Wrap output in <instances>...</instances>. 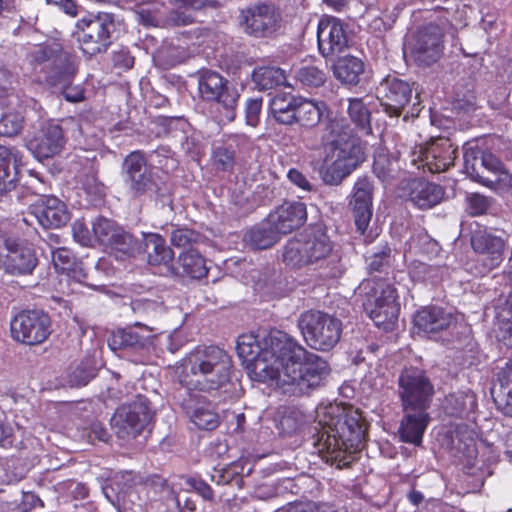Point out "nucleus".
Returning a JSON list of instances; mask_svg holds the SVG:
<instances>
[{
	"label": "nucleus",
	"mask_w": 512,
	"mask_h": 512,
	"mask_svg": "<svg viewBox=\"0 0 512 512\" xmlns=\"http://www.w3.org/2000/svg\"><path fill=\"white\" fill-rule=\"evenodd\" d=\"M213 160L218 169L228 171L234 165V154L226 148H219L214 152Z\"/></svg>",
	"instance_id": "nucleus-58"
},
{
	"label": "nucleus",
	"mask_w": 512,
	"mask_h": 512,
	"mask_svg": "<svg viewBox=\"0 0 512 512\" xmlns=\"http://www.w3.org/2000/svg\"><path fill=\"white\" fill-rule=\"evenodd\" d=\"M473 250L484 255L489 269L498 267L504 259L505 240L487 229H476L470 238Z\"/></svg>",
	"instance_id": "nucleus-26"
},
{
	"label": "nucleus",
	"mask_w": 512,
	"mask_h": 512,
	"mask_svg": "<svg viewBox=\"0 0 512 512\" xmlns=\"http://www.w3.org/2000/svg\"><path fill=\"white\" fill-rule=\"evenodd\" d=\"M65 145V137L60 125L46 123L26 142L27 149L39 161L60 153Z\"/></svg>",
	"instance_id": "nucleus-20"
},
{
	"label": "nucleus",
	"mask_w": 512,
	"mask_h": 512,
	"mask_svg": "<svg viewBox=\"0 0 512 512\" xmlns=\"http://www.w3.org/2000/svg\"><path fill=\"white\" fill-rule=\"evenodd\" d=\"M168 54L169 56L171 57L168 65L169 66H174L178 63H181L183 61H185L189 54L186 52V50L183 48V47H173V48H170L168 49Z\"/></svg>",
	"instance_id": "nucleus-64"
},
{
	"label": "nucleus",
	"mask_w": 512,
	"mask_h": 512,
	"mask_svg": "<svg viewBox=\"0 0 512 512\" xmlns=\"http://www.w3.org/2000/svg\"><path fill=\"white\" fill-rule=\"evenodd\" d=\"M493 308L498 325L512 322V291L495 299Z\"/></svg>",
	"instance_id": "nucleus-50"
},
{
	"label": "nucleus",
	"mask_w": 512,
	"mask_h": 512,
	"mask_svg": "<svg viewBox=\"0 0 512 512\" xmlns=\"http://www.w3.org/2000/svg\"><path fill=\"white\" fill-rule=\"evenodd\" d=\"M230 356L216 346L199 347L189 353L177 368L176 375L184 388L179 404L196 427L213 430L219 425V415L213 405L197 392H211L230 381Z\"/></svg>",
	"instance_id": "nucleus-1"
},
{
	"label": "nucleus",
	"mask_w": 512,
	"mask_h": 512,
	"mask_svg": "<svg viewBox=\"0 0 512 512\" xmlns=\"http://www.w3.org/2000/svg\"><path fill=\"white\" fill-rule=\"evenodd\" d=\"M376 96L383 112L398 118L412 98V87L408 82L388 75L377 86Z\"/></svg>",
	"instance_id": "nucleus-19"
},
{
	"label": "nucleus",
	"mask_w": 512,
	"mask_h": 512,
	"mask_svg": "<svg viewBox=\"0 0 512 512\" xmlns=\"http://www.w3.org/2000/svg\"><path fill=\"white\" fill-rule=\"evenodd\" d=\"M306 422L305 415L298 409L288 410L279 421V428L285 434L298 431Z\"/></svg>",
	"instance_id": "nucleus-51"
},
{
	"label": "nucleus",
	"mask_w": 512,
	"mask_h": 512,
	"mask_svg": "<svg viewBox=\"0 0 512 512\" xmlns=\"http://www.w3.org/2000/svg\"><path fill=\"white\" fill-rule=\"evenodd\" d=\"M245 30L254 36L273 33L280 25L279 11L272 5L259 4L242 12Z\"/></svg>",
	"instance_id": "nucleus-25"
},
{
	"label": "nucleus",
	"mask_w": 512,
	"mask_h": 512,
	"mask_svg": "<svg viewBox=\"0 0 512 512\" xmlns=\"http://www.w3.org/2000/svg\"><path fill=\"white\" fill-rule=\"evenodd\" d=\"M262 108L261 98H252L246 102L245 116L246 123L252 127L257 126L259 123L260 113Z\"/></svg>",
	"instance_id": "nucleus-56"
},
{
	"label": "nucleus",
	"mask_w": 512,
	"mask_h": 512,
	"mask_svg": "<svg viewBox=\"0 0 512 512\" xmlns=\"http://www.w3.org/2000/svg\"><path fill=\"white\" fill-rule=\"evenodd\" d=\"M198 91L203 100L216 102L225 110V121L231 122L235 119L240 94L227 79L211 70L202 71L198 77Z\"/></svg>",
	"instance_id": "nucleus-11"
},
{
	"label": "nucleus",
	"mask_w": 512,
	"mask_h": 512,
	"mask_svg": "<svg viewBox=\"0 0 512 512\" xmlns=\"http://www.w3.org/2000/svg\"><path fill=\"white\" fill-rule=\"evenodd\" d=\"M283 262L292 269L308 267L317 271L321 278H336L342 272L339 254L333 250V243L322 229L306 230L290 239L284 247Z\"/></svg>",
	"instance_id": "nucleus-4"
},
{
	"label": "nucleus",
	"mask_w": 512,
	"mask_h": 512,
	"mask_svg": "<svg viewBox=\"0 0 512 512\" xmlns=\"http://www.w3.org/2000/svg\"><path fill=\"white\" fill-rule=\"evenodd\" d=\"M11 336L14 340L36 345L44 342L51 333L49 316L40 310L19 312L10 323Z\"/></svg>",
	"instance_id": "nucleus-15"
},
{
	"label": "nucleus",
	"mask_w": 512,
	"mask_h": 512,
	"mask_svg": "<svg viewBox=\"0 0 512 512\" xmlns=\"http://www.w3.org/2000/svg\"><path fill=\"white\" fill-rule=\"evenodd\" d=\"M450 340L454 351L453 359L461 366H470L474 363L477 345L471 336V328L466 323L464 315L457 314L455 317L450 313Z\"/></svg>",
	"instance_id": "nucleus-23"
},
{
	"label": "nucleus",
	"mask_w": 512,
	"mask_h": 512,
	"mask_svg": "<svg viewBox=\"0 0 512 512\" xmlns=\"http://www.w3.org/2000/svg\"><path fill=\"white\" fill-rule=\"evenodd\" d=\"M404 56L420 66H430L437 62L444 52V39L441 29L430 25L412 32L404 43Z\"/></svg>",
	"instance_id": "nucleus-10"
},
{
	"label": "nucleus",
	"mask_w": 512,
	"mask_h": 512,
	"mask_svg": "<svg viewBox=\"0 0 512 512\" xmlns=\"http://www.w3.org/2000/svg\"><path fill=\"white\" fill-rule=\"evenodd\" d=\"M291 342L295 348L281 354V364L277 366L278 375L270 384L285 394L301 396L324 384L330 374V366L324 358L307 351L293 338Z\"/></svg>",
	"instance_id": "nucleus-3"
},
{
	"label": "nucleus",
	"mask_w": 512,
	"mask_h": 512,
	"mask_svg": "<svg viewBox=\"0 0 512 512\" xmlns=\"http://www.w3.org/2000/svg\"><path fill=\"white\" fill-rule=\"evenodd\" d=\"M497 338L507 347H512V322L498 325Z\"/></svg>",
	"instance_id": "nucleus-63"
},
{
	"label": "nucleus",
	"mask_w": 512,
	"mask_h": 512,
	"mask_svg": "<svg viewBox=\"0 0 512 512\" xmlns=\"http://www.w3.org/2000/svg\"><path fill=\"white\" fill-rule=\"evenodd\" d=\"M199 239V234L187 229H175L171 234V243L179 248H184V251L190 247H194Z\"/></svg>",
	"instance_id": "nucleus-53"
},
{
	"label": "nucleus",
	"mask_w": 512,
	"mask_h": 512,
	"mask_svg": "<svg viewBox=\"0 0 512 512\" xmlns=\"http://www.w3.org/2000/svg\"><path fill=\"white\" fill-rule=\"evenodd\" d=\"M319 52L324 57L343 52L348 46V36L342 21L333 16H323L317 27Z\"/></svg>",
	"instance_id": "nucleus-21"
},
{
	"label": "nucleus",
	"mask_w": 512,
	"mask_h": 512,
	"mask_svg": "<svg viewBox=\"0 0 512 512\" xmlns=\"http://www.w3.org/2000/svg\"><path fill=\"white\" fill-rule=\"evenodd\" d=\"M208 268L205 259L195 247L183 251L177 260L175 273L193 279H201L207 275Z\"/></svg>",
	"instance_id": "nucleus-39"
},
{
	"label": "nucleus",
	"mask_w": 512,
	"mask_h": 512,
	"mask_svg": "<svg viewBox=\"0 0 512 512\" xmlns=\"http://www.w3.org/2000/svg\"><path fill=\"white\" fill-rule=\"evenodd\" d=\"M328 107L325 102L301 97L296 109L295 124L305 129L316 127L321 121Z\"/></svg>",
	"instance_id": "nucleus-37"
},
{
	"label": "nucleus",
	"mask_w": 512,
	"mask_h": 512,
	"mask_svg": "<svg viewBox=\"0 0 512 512\" xmlns=\"http://www.w3.org/2000/svg\"><path fill=\"white\" fill-rule=\"evenodd\" d=\"M474 417L457 421L450 420V450H454L453 463L462 464L467 475H474L475 461L478 455Z\"/></svg>",
	"instance_id": "nucleus-12"
},
{
	"label": "nucleus",
	"mask_w": 512,
	"mask_h": 512,
	"mask_svg": "<svg viewBox=\"0 0 512 512\" xmlns=\"http://www.w3.org/2000/svg\"><path fill=\"white\" fill-rule=\"evenodd\" d=\"M491 394L497 409L512 417V361L507 362L496 374Z\"/></svg>",
	"instance_id": "nucleus-32"
},
{
	"label": "nucleus",
	"mask_w": 512,
	"mask_h": 512,
	"mask_svg": "<svg viewBox=\"0 0 512 512\" xmlns=\"http://www.w3.org/2000/svg\"><path fill=\"white\" fill-rule=\"evenodd\" d=\"M74 75L68 79H62L61 81H55V77H52L53 84L63 85L62 94L64 98L69 102H79L84 98V90L80 85H70V80Z\"/></svg>",
	"instance_id": "nucleus-54"
},
{
	"label": "nucleus",
	"mask_w": 512,
	"mask_h": 512,
	"mask_svg": "<svg viewBox=\"0 0 512 512\" xmlns=\"http://www.w3.org/2000/svg\"><path fill=\"white\" fill-rule=\"evenodd\" d=\"M307 218L306 206L302 202H285L267 218V226H271L277 234H287L304 224Z\"/></svg>",
	"instance_id": "nucleus-27"
},
{
	"label": "nucleus",
	"mask_w": 512,
	"mask_h": 512,
	"mask_svg": "<svg viewBox=\"0 0 512 512\" xmlns=\"http://www.w3.org/2000/svg\"><path fill=\"white\" fill-rule=\"evenodd\" d=\"M295 345L291 337L281 331H272L261 339L258 335L243 334L237 340V354L245 364L251 380L271 383L277 377L281 354L291 351Z\"/></svg>",
	"instance_id": "nucleus-5"
},
{
	"label": "nucleus",
	"mask_w": 512,
	"mask_h": 512,
	"mask_svg": "<svg viewBox=\"0 0 512 512\" xmlns=\"http://www.w3.org/2000/svg\"><path fill=\"white\" fill-rule=\"evenodd\" d=\"M252 80L260 90H266L285 85L286 75L284 70L278 67L262 66L254 69Z\"/></svg>",
	"instance_id": "nucleus-42"
},
{
	"label": "nucleus",
	"mask_w": 512,
	"mask_h": 512,
	"mask_svg": "<svg viewBox=\"0 0 512 512\" xmlns=\"http://www.w3.org/2000/svg\"><path fill=\"white\" fill-rule=\"evenodd\" d=\"M96 375V368L91 359H87L78 365L69 374V383L71 386H84Z\"/></svg>",
	"instance_id": "nucleus-49"
},
{
	"label": "nucleus",
	"mask_w": 512,
	"mask_h": 512,
	"mask_svg": "<svg viewBox=\"0 0 512 512\" xmlns=\"http://www.w3.org/2000/svg\"><path fill=\"white\" fill-rule=\"evenodd\" d=\"M295 77L302 85L307 87H319L326 80L325 72L312 63L300 66L295 72Z\"/></svg>",
	"instance_id": "nucleus-48"
},
{
	"label": "nucleus",
	"mask_w": 512,
	"mask_h": 512,
	"mask_svg": "<svg viewBox=\"0 0 512 512\" xmlns=\"http://www.w3.org/2000/svg\"><path fill=\"white\" fill-rule=\"evenodd\" d=\"M313 445L339 467L349 465L363 448L366 428L361 414L350 405L321 404L316 409Z\"/></svg>",
	"instance_id": "nucleus-2"
},
{
	"label": "nucleus",
	"mask_w": 512,
	"mask_h": 512,
	"mask_svg": "<svg viewBox=\"0 0 512 512\" xmlns=\"http://www.w3.org/2000/svg\"><path fill=\"white\" fill-rule=\"evenodd\" d=\"M476 407V396L470 389L450 394V419L457 421L471 418Z\"/></svg>",
	"instance_id": "nucleus-40"
},
{
	"label": "nucleus",
	"mask_w": 512,
	"mask_h": 512,
	"mask_svg": "<svg viewBox=\"0 0 512 512\" xmlns=\"http://www.w3.org/2000/svg\"><path fill=\"white\" fill-rule=\"evenodd\" d=\"M467 202L472 215H481L489 210L492 199L479 193H472L467 195Z\"/></svg>",
	"instance_id": "nucleus-55"
},
{
	"label": "nucleus",
	"mask_w": 512,
	"mask_h": 512,
	"mask_svg": "<svg viewBox=\"0 0 512 512\" xmlns=\"http://www.w3.org/2000/svg\"><path fill=\"white\" fill-rule=\"evenodd\" d=\"M448 328L445 310L438 307H425L413 319V333L438 341Z\"/></svg>",
	"instance_id": "nucleus-28"
},
{
	"label": "nucleus",
	"mask_w": 512,
	"mask_h": 512,
	"mask_svg": "<svg viewBox=\"0 0 512 512\" xmlns=\"http://www.w3.org/2000/svg\"><path fill=\"white\" fill-rule=\"evenodd\" d=\"M153 328L136 322L132 326L119 329L112 335L110 346L116 348L149 349L153 345Z\"/></svg>",
	"instance_id": "nucleus-31"
},
{
	"label": "nucleus",
	"mask_w": 512,
	"mask_h": 512,
	"mask_svg": "<svg viewBox=\"0 0 512 512\" xmlns=\"http://www.w3.org/2000/svg\"><path fill=\"white\" fill-rule=\"evenodd\" d=\"M411 163L418 169L427 168L433 174L446 172L448 168L445 155H441L434 144L428 148L422 145L415 147L411 153Z\"/></svg>",
	"instance_id": "nucleus-36"
},
{
	"label": "nucleus",
	"mask_w": 512,
	"mask_h": 512,
	"mask_svg": "<svg viewBox=\"0 0 512 512\" xmlns=\"http://www.w3.org/2000/svg\"><path fill=\"white\" fill-rule=\"evenodd\" d=\"M288 179L298 186L299 188L309 191L311 190V184L304 174L297 169H290L287 173Z\"/></svg>",
	"instance_id": "nucleus-62"
},
{
	"label": "nucleus",
	"mask_w": 512,
	"mask_h": 512,
	"mask_svg": "<svg viewBox=\"0 0 512 512\" xmlns=\"http://www.w3.org/2000/svg\"><path fill=\"white\" fill-rule=\"evenodd\" d=\"M348 114L352 122L366 134L371 132L370 112L362 99H349Z\"/></svg>",
	"instance_id": "nucleus-47"
},
{
	"label": "nucleus",
	"mask_w": 512,
	"mask_h": 512,
	"mask_svg": "<svg viewBox=\"0 0 512 512\" xmlns=\"http://www.w3.org/2000/svg\"><path fill=\"white\" fill-rule=\"evenodd\" d=\"M408 198L420 209H429L439 203L444 195L443 189L436 184L421 179H413L407 184Z\"/></svg>",
	"instance_id": "nucleus-33"
},
{
	"label": "nucleus",
	"mask_w": 512,
	"mask_h": 512,
	"mask_svg": "<svg viewBox=\"0 0 512 512\" xmlns=\"http://www.w3.org/2000/svg\"><path fill=\"white\" fill-rule=\"evenodd\" d=\"M92 229L95 240L100 244L130 256L140 254L139 241L113 220L98 217L93 221Z\"/></svg>",
	"instance_id": "nucleus-18"
},
{
	"label": "nucleus",
	"mask_w": 512,
	"mask_h": 512,
	"mask_svg": "<svg viewBox=\"0 0 512 512\" xmlns=\"http://www.w3.org/2000/svg\"><path fill=\"white\" fill-rule=\"evenodd\" d=\"M11 165L15 171L23 165L21 152L16 148L0 145V191L6 187Z\"/></svg>",
	"instance_id": "nucleus-44"
},
{
	"label": "nucleus",
	"mask_w": 512,
	"mask_h": 512,
	"mask_svg": "<svg viewBox=\"0 0 512 512\" xmlns=\"http://www.w3.org/2000/svg\"><path fill=\"white\" fill-rule=\"evenodd\" d=\"M151 414L148 399L137 396L135 401L123 404L116 410L111 419V425L119 438H134L144 429Z\"/></svg>",
	"instance_id": "nucleus-13"
},
{
	"label": "nucleus",
	"mask_w": 512,
	"mask_h": 512,
	"mask_svg": "<svg viewBox=\"0 0 512 512\" xmlns=\"http://www.w3.org/2000/svg\"><path fill=\"white\" fill-rule=\"evenodd\" d=\"M142 242L144 245L141 251L147 255L148 263L151 265H164L169 267L171 264L174 253L170 247L166 245L165 239L157 233H142ZM140 246L142 244L139 243Z\"/></svg>",
	"instance_id": "nucleus-35"
},
{
	"label": "nucleus",
	"mask_w": 512,
	"mask_h": 512,
	"mask_svg": "<svg viewBox=\"0 0 512 512\" xmlns=\"http://www.w3.org/2000/svg\"><path fill=\"white\" fill-rule=\"evenodd\" d=\"M398 382L404 411L428 408L433 387L422 370L404 369Z\"/></svg>",
	"instance_id": "nucleus-14"
},
{
	"label": "nucleus",
	"mask_w": 512,
	"mask_h": 512,
	"mask_svg": "<svg viewBox=\"0 0 512 512\" xmlns=\"http://www.w3.org/2000/svg\"><path fill=\"white\" fill-rule=\"evenodd\" d=\"M37 265L32 243L0 232V270L12 276H26L31 275Z\"/></svg>",
	"instance_id": "nucleus-9"
},
{
	"label": "nucleus",
	"mask_w": 512,
	"mask_h": 512,
	"mask_svg": "<svg viewBox=\"0 0 512 512\" xmlns=\"http://www.w3.org/2000/svg\"><path fill=\"white\" fill-rule=\"evenodd\" d=\"M32 214L44 228H59L70 220L64 202L54 196H43L33 206Z\"/></svg>",
	"instance_id": "nucleus-29"
},
{
	"label": "nucleus",
	"mask_w": 512,
	"mask_h": 512,
	"mask_svg": "<svg viewBox=\"0 0 512 512\" xmlns=\"http://www.w3.org/2000/svg\"><path fill=\"white\" fill-rule=\"evenodd\" d=\"M364 71V63L354 56L339 58L333 66L334 76L344 84L356 85Z\"/></svg>",
	"instance_id": "nucleus-41"
},
{
	"label": "nucleus",
	"mask_w": 512,
	"mask_h": 512,
	"mask_svg": "<svg viewBox=\"0 0 512 512\" xmlns=\"http://www.w3.org/2000/svg\"><path fill=\"white\" fill-rule=\"evenodd\" d=\"M244 240L254 249H267L278 240V234L271 226L254 227L245 234Z\"/></svg>",
	"instance_id": "nucleus-46"
},
{
	"label": "nucleus",
	"mask_w": 512,
	"mask_h": 512,
	"mask_svg": "<svg viewBox=\"0 0 512 512\" xmlns=\"http://www.w3.org/2000/svg\"><path fill=\"white\" fill-rule=\"evenodd\" d=\"M29 57L32 63H43L51 60L53 65L51 78L55 77V81L68 79L77 70L76 57L72 53L62 50L57 44L53 46H34L29 53Z\"/></svg>",
	"instance_id": "nucleus-22"
},
{
	"label": "nucleus",
	"mask_w": 512,
	"mask_h": 512,
	"mask_svg": "<svg viewBox=\"0 0 512 512\" xmlns=\"http://www.w3.org/2000/svg\"><path fill=\"white\" fill-rule=\"evenodd\" d=\"M298 327L306 344L318 351L332 349L339 342L342 333V322L319 310L303 312L298 319Z\"/></svg>",
	"instance_id": "nucleus-8"
},
{
	"label": "nucleus",
	"mask_w": 512,
	"mask_h": 512,
	"mask_svg": "<svg viewBox=\"0 0 512 512\" xmlns=\"http://www.w3.org/2000/svg\"><path fill=\"white\" fill-rule=\"evenodd\" d=\"M72 234H73L74 240L82 246H90L93 243V237H92L89 229L80 220H76L73 223Z\"/></svg>",
	"instance_id": "nucleus-57"
},
{
	"label": "nucleus",
	"mask_w": 512,
	"mask_h": 512,
	"mask_svg": "<svg viewBox=\"0 0 512 512\" xmlns=\"http://www.w3.org/2000/svg\"><path fill=\"white\" fill-rule=\"evenodd\" d=\"M83 189L90 196L100 197L104 194V187L94 176H88L83 182Z\"/></svg>",
	"instance_id": "nucleus-61"
},
{
	"label": "nucleus",
	"mask_w": 512,
	"mask_h": 512,
	"mask_svg": "<svg viewBox=\"0 0 512 512\" xmlns=\"http://www.w3.org/2000/svg\"><path fill=\"white\" fill-rule=\"evenodd\" d=\"M477 160V153L472 150H468L464 155V172L467 173L471 179L476 182H479L487 187H493L495 184L499 182L506 183L509 187L512 188V175L508 174L506 171H503L499 177L492 179L485 175H482L475 168V164H470V161Z\"/></svg>",
	"instance_id": "nucleus-43"
},
{
	"label": "nucleus",
	"mask_w": 512,
	"mask_h": 512,
	"mask_svg": "<svg viewBox=\"0 0 512 512\" xmlns=\"http://www.w3.org/2000/svg\"><path fill=\"white\" fill-rule=\"evenodd\" d=\"M343 119L329 118L326 130L335 135L325 148V156L319 167V175L327 185H339L364 161V152L356 140L344 131Z\"/></svg>",
	"instance_id": "nucleus-6"
},
{
	"label": "nucleus",
	"mask_w": 512,
	"mask_h": 512,
	"mask_svg": "<svg viewBox=\"0 0 512 512\" xmlns=\"http://www.w3.org/2000/svg\"><path fill=\"white\" fill-rule=\"evenodd\" d=\"M463 149H464L463 156L465 155V153L468 150H472L475 153H477V160H475V161L471 160L470 164L474 163L475 168L478 170V172L480 174L484 175L481 170L485 169V170L493 173L494 177L492 179H495L496 177H499L502 174V172L504 171L502 162L491 152L475 149L473 147H470L469 144H465Z\"/></svg>",
	"instance_id": "nucleus-45"
},
{
	"label": "nucleus",
	"mask_w": 512,
	"mask_h": 512,
	"mask_svg": "<svg viewBox=\"0 0 512 512\" xmlns=\"http://www.w3.org/2000/svg\"><path fill=\"white\" fill-rule=\"evenodd\" d=\"M363 307L375 325L391 331L397 324L400 305L396 288L383 279H368L359 286Z\"/></svg>",
	"instance_id": "nucleus-7"
},
{
	"label": "nucleus",
	"mask_w": 512,
	"mask_h": 512,
	"mask_svg": "<svg viewBox=\"0 0 512 512\" xmlns=\"http://www.w3.org/2000/svg\"><path fill=\"white\" fill-rule=\"evenodd\" d=\"M78 27L81 29L78 33V41L84 54L93 56L109 46L110 34L114 28L110 15L83 18L79 21Z\"/></svg>",
	"instance_id": "nucleus-16"
},
{
	"label": "nucleus",
	"mask_w": 512,
	"mask_h": 512,
	"mask_svg": "<svg viewBox=\"0 0 512 512\" xmlns=\"http://www.w3.org/2000/svg\"><path fill=\"white\" fill-rule=\"evenodd\" d=\"M52 261L55 269L60 273V290L64 294L78 293L83 286L95 288L86 282L87 274L81 261H78L73 252L65 247L52 250Z\"/></svg>",
	"instance_id": "nucleus-17"
},
{
	"label": "nucleus",
	"mask_w": 512,
	"mask_h": 512,
	"mask_svg": "<svg viewBox=\"0 0 512 512\" xmlns=\"http://www.w3.org/2000/svg\"><path fill=\"white\" fill-rule=\"evenodd\" d=\"M113 62L116 67L130 69L134 65V57L126 48L114 52Z\"/></svg>",
	"instance_id": "nucleus-60"
},
{
	"label": "nucleus",
	"mask_w": 512,
	"mask_h": 512,
	"mask_svg": "<svg viewBox=\"0 0 512 512\" xmlns=\"http://www.w3.org/2000/svg\"><path fill=\"white\" fill-rule=\"evenodd\" d=\"M125 182L134 196L155 190L152 171L142 153L132 152L124 160Z\"/></svg>",
	"instance_id": "nucleus-24"
},
{
	"label": "nucleus",
	"mask_w": 512,
	"mask_h": 512,
	"mask_svg": "<svg viewBox=\"0 0 512 512\" xmlns=\"http://www.w3.org/2000/svg\"><path fill=\"white\" fill-rule=\"evenodd\" d=\"M300 96L291 93H277L270 102L269 107L275 121L282 125L295 124L296 109Z\"/></svg>",
	"instance_id": "nucleus-38"
},
{
	"label": "nucleus",
	"mask_w": 512,
	"mask_h": 512,
	"mask_svg": "<svg viewBox=\"0 0 512 512\" xmlns=\"http://www.w3.org/2000/svg\"><path fill=\"white\" fill-rule=\"evenodd\" d=\"M23 118L19 113H8L0 119V135L12 137L22 129Z\"/></svg>",
	"instance_id": "nucleus-52"
},
{
	"label": "nucleus",
	"mask_w": 512,
	"mask_h": 512,
	"mask_svg": "<svg viewBox=\"0 0 512 512\" xmlns=\"http://www.w3.org/2000/svg\"><path fill=\"white\" fill-rule=\"evenodd\" d=\"M429 421L426 409L405 411L401 421L399 436L403 442L419 446Z\"/></svg>",
	"instance_id": "nucleus-34"
},
{
	"label": "nucleus",
	"mask_w": 512,
	"mask_h": 512,
	"mask_svg": "<svg viewBox=\"0 0 512 512\" xmlns=\"http://www.w3.org/2000/svg\"><path fill=\"white\" fill-rule=\"evenodd\" d=\"M372 190L373 186L367 178H359L353 188L350 201L357 230L364 234L372 217Z\"/></svg>",
	"instance_id": "nucleus-30"
},
{
	"label": "nucleus",
	"mask_w": 512,
	"mask_h": 512,
	"mask_svg": "<svg viewBox=\"0 0 512 512\" xmlns=\"http://www.w3.org/2000/svg\"><path fill=\"white\" fill-rule=\"evenodd\" d=\"M429 271L430 267L427 264L418 260L411 262L408 266L409 275L414 281L426 280Z\"/></svg>",
	"instance_id": "nucleus-59"
}]
</instances>
